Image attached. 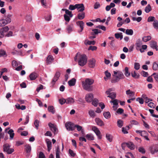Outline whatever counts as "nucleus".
<instances>
[{"label": "nucleus", "instance_id": "obj_1", "mask_svg": "<svg viewBox=\"0 0 158 158\" xmlns=\"http://www.w3.org/2000/svg\"><path fill=\"white\" fill-rule=\"evenodd\" d=\"M94 80L92 78H87L85 81H82V85L83 89L88 91L92 90L91 85L94 83Z\"/></svg>", "mask_w": 158, "mask_h": 158}, {"label": "nucleus", "instance_id": "obj_2", "mask_svg": "<svg viewBox=\"0 0 158 158\" xmlns=\"http://www.w3.org/2000/svg\"><path fill=\"white\" fill-rule=\"evenodd\" d=\"M113 74L112 75L113 77H116L115 79H112L111 81L112 83H115L121 79H123L124 78L125 76L123 73L119 71H114Z\"/></svg>", "mask_w": 158, "mask_h": 158}, {"label": "nucleus", "instance_id": "obj_3", "mask_svg": "<svg viewBox=\"0 0 158 158\" xmlns=\"http://www.w3.org/2000/svg\"><path fill=\"white\" fill-rule=\"evenodd\" d=\"M87 60V58L85 55H81L78 60V64L81 66H83L86 64Z\"/></svg>", "mask_w": 158, "mask_h": 158}, {"label": "nucleus", "instance_id": "obj_4", "mask_svg": "<svg viewBox=\"0 0 158 158\" xmlns=\"http://www.w3.org/2000/svg\"><path fill=\"white\" fill-rule=\"evenodd\" d=\"M10 145L8 143L5 144L3 145L4 151L7 152L8 154H10L14 151V149L12 148H10Z\"/></svg>", "mask_w": 158, "mask_h": 158}, {"label": "nucleus", "instance_id": "obj_5", "mask_svg": "<svg viewBox=\"0 0 158 158\" xmlns=\"http://www.w3.org/2000/svg\"><path fill=\"white\" fill-rule=\"evenodd\" d=\"M75 125V124L70 122H67L65 124V127L68 131H74Z\"/></svg>", "mask_w": 158, "mask_h": 158}, {"label": "nucleus", "instance_id": "obj_6", "mask_svg": "<svg viewBox=\"0 0 158 158\" xmlns=\"http://www.w3.org/2000/svg\"><path fill=\"white\" fill-rule=\"evenodd\" d=\"M113 90L112 89H109L106 92V94L108 95L107 97L111 99H114L116 97V94L114 92H111Z\"/></svg>", "mask_w": 158, "mask_h": 158}, {"label": "nucleus", "instance_id": "obj_7", "mask_svg": "<svg viewBox=\"0 0 158 158\" xmlns=\"http://www.w3.org/2000/svg\"><path fill=\"white\" fill-rule=\"evenodd\" d=\"M9 29L7 26H6L0 28V38H2L5 36V33L7 32Z\"/></svg>", "mask_w": 158, "mask_h": 158}, {"label": "nucleus", "instance_id": "obj_8", "mask_svg": "<svg viewBox=\"0 0 158 158\" xmlns=\"http://www.w3.org/2000/svg\"><path fill=\"white\" fill-rule=\"evenodd\" d=\"M60 76V73L59 72H57L55 74L54 77L52 79L51 85L52 86L55 85L56 82L58 80Z\"/></svg>", "mask_w": 158, "mask_h": 158}, {"label": "nucleus", "instance_id": "obj_9", "mask_svg": "<svg viewBox=\"0 0 158 158\" xmlns=\"http://www.w3.org/2000/svg\"><path fill=\"white\" fill-rule=\"evenodd\" d=\"M92 130L94 131L96 135L98 136L99 139H101L102 138V136L100 132L99 129L95 126H92Z\"/></svg>", "mask_w": 158, "mask_h": 158}, {"label": "nucleus", "instance_id": "obj_10", "mask_svg": "<svg viewBox=\"0 0 158 158\" xmlns=\"http://www.w3.org/2000/svg\"><path fill=\"white\" fill-rule=\"evenodd\" d=\"M150 150L152 154H154L158 152V144L153 145L150 147Z\"/></svg>", "mask_w": 158, "mask_h": 158}, {"label": "nucleus", "instance_id": "obj_11", "mask_svg": "<svg viewBox=\"0 0 158 158\" xmlns=\"http://www.w3.org/2000/svg\"><path fill=\"white\" fill-rule=\"evenodd\" d=\"M93 94L91 93H89L86 95L85 100L87 102H90L93 100Z\"/></svg>", "mask_w": 158, "mask_h": 158}, {"label": "nucleus", "instance_id": "obj_12", "mask_svg": "<svg viewBox=\"0 0 158 158\" xmlns=\"http://www.w3.org/2000/svg\"><path fill=\"white\" fill-rule=\"evenodd\" d=\"M75 6L76 8L78 9V12L83 11L85 10V7L83 4H76Z\"/></svg>", "mask_w": 158, "mask_h": 158}, {"label": "nucleus", "instance_id": "obj_13", "mask_svg": "<svg viewBox=\"0 0 158 158\" xmlns=\"http://www.w3.org/2000/svg\"><path fill=\"white\" fill-rule=\"evenodd\" d=\"M48 125L50 128V130L54 132V134H56L57 132V129L55 126L54 125L51 123H48Z\"/></svg>", "mask_w": 158, "mask_h": 158}, {"label": "nucleus", "instance_id": "obj_14", "mask_svg": "<svg viewBox=\"0 0 158 158\" xmlns=\"http://www.w3.org/2000/svg\"><path fill=\"white\" fill-rule=\"evenodd\" d=\"M150 46L151 48L153 49H155L156 51L158 50L157 43L154 41H152L150 42Z\"/></svg>", "mask_w": 158, "mask_h": 158}, {"label": "nucleus", "instance_id": "obj_15", "mask_svg": "<svg viewBox=\"0 0 158 158\" xmlns=\"http://www.w3.org/2000/svg\"><path fill=\"white\" fill-rule=\"evenodd\" d=\"M54 60L53 56L52 55H49L47 57L46 60L47 64H51Z\"/></svg>", "mask_w": 158, "mask_h": 158}, {"label": "nucleus", "instance_id": "obj_16", "mask_svg": "<svg viewBox=\"0 0 158 158\" xmlns=\"http://www.w3.org/2000/svg\"><path fill=\"white\" fill-rule=\"evenodd\" d=\"M95 121L97 124L100 126L104 125L103 122L99 118H96L95 119Z\"/></svg>", "mask_w": 158, "mask_h": 158}, {"label": "nucleus", "instance_id": "obj_17", "mask_svg": "<svg viewBox=\"0 0 158 158\" xmlns=\"http://www.w3.org/2000/svg\"><path fill=\"white\" fill-rule=\"evenodd\" d=\"M12 16V15H11L8 14L5 17V19H4L8 24L10 23L11 22Z\"/></svg>", "mask_w": 158, "mask_h": 158}, {"label": "nucleus", "instance_id": "obj_18", "mask_svg": "<svg viewBox=\"0 0 158 158\" xmlns=\"http://www.w3.org/2000/svg\"><path fill=\"white\" fill-rule=\"evenodd\" d=\"M74 102V99L72 98H68L66 99V103L67 104H73Z\"/></svg>", "mask_w": 158, "mask_h": 158}, {"label": "nucleus", "instance_id": "obj_19", "mask_svg": "<svg viewBox=\"0 0 158 158\" xmlns=\"http://www.w3.org/2000/svg\"><path fill=\"white\" fill-rule=\"evenodd\" d=\"M142 41L139 40H137L135 44L136 48L137 50H138L141 48L142 45Z\"/></svg>", "mask_w": 158, "mask_h": 158}, {"label": "nucleus", "instance_id": "obj_20", "mask_svg": "<svg viewBox=\"0 0 158 158\" xmlns=\"http://www.w3.org/2000/svg\"><path fill=\"white\" fill-rule=\"evenodd\" d=\"M105 77H104V79L105 81H106L110 78L111 75V74L108 72V70H107L105 72Z\"/></svg>", "mask_w": 158, "mask_h": 158}, {"label": "nucleus", "instance_id": "obj_21", "mask_svg": "<svg viewBox=\"0 0 158 158\" xmlns=\"http://www.w3.org/2000/svg\"><path fill=\"white\" fill-rule=\"evenodd\" d=\"M37 77V74L35 73H32L29 75V77L31 80H35Z\"/></svg>", "mask_w": 158, "mask_h": 158}, {"label": "nucleus", "instance_id": "obj_22", "mask_svg": "<svg viewBox=\"0 0 158 158\" xmlns=\"http://www.w3.org/2000/svg\"><path fill=\"white\" fill-rule=\"evenodd\" d=\"M76 82V79L74 78H73L69 81L68 83L70 86H72L75 85Z\"/></svg>", "mask_w": 158, "mask_h": 158}, {"label": "nucleus", "instance_id": "obj_23", "mask_svg": "<svg viewBox=\"0 0 158 158\" xmlns=\"http://www.w3.org/2000/svg\"><path fill=\"white\" fill-rule=\"evenodd\" d=\"M8 133L10 135V140L12 139H13L15 135L13 130H10L8 132Z\"/></svg>", "mask_w": 158, "mask_h": 158}, {"label": "nucleus", "instance_id": "obj_24", "mask_svg": "<svg viewBox=\"0 0 158 158\" xmlns=\"http://www.w3.org/2000/svg\"><path fill=\"white\" fill-rule=\"evenodd\" d=\"M73 26L72 24H71L67 26L66 28V30L68 33H70L73 31Z\"/></svg>", "mask_w": 158, "mask_h": 158}, {"label": "nucleus", "instance_id": "obj_25", "mask_svg": "<svg viewBox=\"0 0 158 158\" xmlns=\"http://www.w3.org/2000/svg\"><path fill=\"white\" fill-rule=\"evenodd\" d=\"M153 69L155 71L158 70V61H156L153 63L152 64Z\"/></svg>", "mask_w": 158, "mask_h": 158}, {"label": "nucleus", "instance_id": "obj_26", "mask_svg": "<svg viewBox=\"0 0 158 158\" xmlns=\"http://www.w3.org/2000/svg\"><path fill=\"white\" fill-rule=\"evenodd\" d=\"M126 144L127 147L131 150H133L135 148V145L132 143H126Z\"/></svg>", "mask_w": 158, "mask_h": 158}, {"label": "nucleus", "instance_id": "obj_27", "mask_svg": "<svg viewBox=\"0 0 158 158\" xmlns=\"http://www.w3.org/2000/svg\"><path fill=\"white\" fill-rule=\"evenodd\" d=\"M84 43L86 45H90L91 44L94 45L95 44V42L94 41H90L88 40H86L85 41Z\"/></svg>", "mask_w": 158, "mask_h": 158}, {"label": "nucleus", "instance_id": "obj_28", "mask_svg": "<svg viewBox=\"0 0 158 158\" xmlns=\"http://www.w3.org/2000/svg\"><path fill=\"white\" fill-rule=\"evenodd\" d=\"M7 24L4 19H2L0 20V27H3Z\"/></svg>", "mask_w": 158, "mask_h": 158}, {"label": "nucleus", "instance_id": "obj_29", "mask_svg": "<svg viewBox=\"0 0 158 158\" xmlns=\"http://www.w3.org/2000/svg\"><path fill=\"white\" fill-rule=\"evenodd\" d=\"M76 24L77 25L79 26L80 28H82V30H83L84 23L82 21H77L76 22Z\"/></svg>", "mask_w": 158, "mask_h": 158}, {"label": "nucleus", "instance_id": "obj_30", "mask_svg": "<svg viewBox=\"0 0 158 158\" xmlns=\"http://www.w3.org/2000/svg\"><path fill=\"white\" fill-rule=\"evenodd\" d=\"M62 11H65V12L66 14V15H69L70 17H72L73 16V15L72 13V12L69 11L68 10L66 9H62Z\"/></svg>", "mask_w": 158, "mask_h": 158}, {"label": "nucleus", "instance_id": "obj_31", "mask_svg": "<svg viewBox=\"0 0 158 158\" xmlns=\"http://www.w3.org/2000/svg\"><path fill=\"white\" fill-rule=\"evenodd\" d=\"M95 61L94 59H92L89 61V65L90 67L93 68L95 65Z\"/></svg>", "mask_w": 158, "mask_h": 158}, {"label": "nucleus", "instance_id": "obj_32", "mask_svg": "<svg viewBox=\"0 0 158 158\" xmlns=\"http://www.w3.org/2000/svg\"><path fill=\"white\" fill-rule=\"evenodd\" d=\"M25 147V149L27 153H30L31 151V146L29 144H26Z\"/></svg>", "mask_w": 158, "mask_h": 158}, {"label": "nucleus", "instance_id": "obj_33", "mask_svg": "<svg viewBox=\"0 0 158 158\" xmlns=\"http://www.w3.org/2000/svg\"><path fill=\"white\" fill-rule=\"evenodd\" d=\"M131 75L133 77L135 78H139V74L136 73L135 71H132L131 73Z\"/></svg>", "mask_w": 158, "mask_h": 158}, {"label": "nucleus", "instance_id": "obj_34", "mask_svg": "<svg viewBox=\"0 0 158 158\" xmlns=\"http://www.w3.org/2000/svg\"><path fill=\"white\" fill-rule=\"evenodd\" d=\"M48 111L54 114L55 112V110L53 106H50L48 107Z\"/></svg>", "mask_w": 158, "mask_h": 158}, {"label": "nucleus", "instance_id": "obj_35", "mask_svg": "<svg viewBox=\"0 0 158 158\" xmlns=\"http://www.w3.org/2000/svg\"><path fill=\"white\" fill-rule=\"evenodd\" d=\"M152 25L155 29L158 30V21L157 20L154 21V22L152 23Z\"/></svg>", "mask_w": 158, "mask_h": 158}, {"label": "nucleus", "instance_id": "obj_36", "mask_svg": "<svg viewBox=\"0 0 158 158\" xmlns=\"http://www.w3.org/2000/svg\"><path fill=\"white\" fill-rule=\"evenodd\" d=\"M78 19H83L85 17V14L84 12H82L81 13H79L77 16Z\"/></svg>", "mask_w": 158, "mask_h": 158}, {"label": "nucleus", "instance_id": "obj_37", "mask_svg": "<svg viewBox=\"0 0 158 158\" xmlns=\"http://www.w3.org/2000/svg\"><path fill=\"white\" fill-rule=\"evenodd\" d=\"M88 113L89 116L92 118H94L96 116L95 113L93 110H89Z\"/></svg>", "mask_w": 158, "mask_h": 158}, {"label": "nucleus", "instance_id": "obj_38", "mask_svg": "<svg viewBox=\"0 0 158 158\" xmlns=\"http://www.w3.org/2000/svg\"><path fill=\"white\" fill-rule=\"evenodd\" d=\"M123 72L126 76L128 77L130 75V74L128 72V67H125Z\"/></svg>", "mask_w": 158, "mask_h": 158}, {"label": "nucleus", "instance_id": "obj_39", "mask_svg": "<svg viewBox=\"0 0 158 158\" xmlns=\"http://www.w3.org/2000/svg\"><path fill=\"white\" fill-rule=\"evenodd\" d=\"M125 33L127 35H131L133 33V31L131 29H128L126 30Z\"/></svg>", "mask_w": 158, "mask_h": 158}, {"label": "nucleus", "instance_id": "obj_40", "mask_svg": "<svg viewBox=\"0 0 158 158\" xmlns=\"http://www.w3.org/2000/svg\"><path fill=\"white\" fill-rule=\"evenodd\" d=\"M115 38L117 39L120 38V39L121 40L123 38V36L122 33H115Z\"/></svg>", "mask_w": 158, "mask_h": 158}, {"label": "nucleus", "instance_id": "obj_41", "mask_svg": "<svg viewBox=\"0 0 158 158\" xmlns=\"http://www.w3.org/2000/svg\"><path fill=\"white\" fill-rule=\"evenodd\" d=\"M47 144L48 151H50L52 148V143L50 141H47Z\"/></svg>", "mask_w": 158, "mask_h": 158}, {"label": "nucleus", "instance_id": "obj_42", "mask_svg": "<svg viewBox=\"0 0 158 158\" xmlns=\"http://www.w3.org/2000/svg\"><path fill=\"white\" fill-rule=\"evenodd\" d=\"M103 115L105 118L106 119H108L110 118L111 116L110 112L108 111L104 113Z\"/></svg>", "mask_w": 158, "mask_h": 158}, {"label": "nucleus", "instance_id": "obj_43", "mask_svg": "<svg viewBox=\"0 0 158 158\" xmlns=\"http://www.w3.org/2000/svg\"><path fill=\"white\" fill-rule=\"evenodd\" d=\"M126 94H127L129 95L130 96H132L134 95V93L131 91L130 89H129L126 91Z\"/></svg>", "mask_w": 158, "mask_h": 158}, {"label": "nucleus", "instance_id": "obj_44", "mask_svg": "<svg viewBox=\"0 0 158 158\" xmlns=\"http://www.w3.org/2000/svg\"><path fill=\"white\" fill-rule=\"evenodd\" d=\"M86 137L89 140H94V138L93 135L91 134H87L86 135Z\"/></svg>", "mask_w": 158, "mask_h": 158}, {"label": "nucleus", "instance_id": "obj_45", "mask_svg": "<svg viewBox=\"0 0 158 158\" xmlns=\"http://www.w3.org/2000/svg\"><path fill=\"white\" fill-rule=\"evenodd\" d=\"M106 138L110 142H111L112 141V136L111 135L109 134H106Z\"/></svg>", "mask_w": 158, "mask_h": 158}, {"label": "nucleus", "instance_id": "obj_46", "mask_svg": "<svg viewBox=\"0 0 158 158\" xmlns=\"http://www.w3.org/2000/svg\"><path fill=\"white\" fill-rule=\"evenodd\" d=\"M151 39V37L150 36H144L143 38V40L145 42H147L150 40Z\"/></svg>", "mask_w": 158, "mask_h": 158}, {"label": "nucleus", "instance_id": "obj_47", "mask_svg": "<svg viewBox=\"0 0 158 158\" xmlns=\"http://www.w3.org/2000/svg\"><path fill=\"white\" fill-rule=\"evenodd\" d=\"M40 121L37 119L35 120L34 122V125H35L36 128L37 130L38 129L39 126Z\"/></svg>", "mask_w": 158, "mask_h": 158}, {"label": "nucleus", "instance_id": "obj_48", "mask_svg": "<svg viewBox=\"0 0 158 158\" xmlns=\"http://www.w3.org/2000/svg\"><path fill=\"white\" fill-rule=\"evenodd\" d=\"M125 156L127 158H130V157L132 158H134V156L132 153L130 152L127 153L125 155Z\"/></svg>", "mask_w": 158, "mask_h": 158}, {"label": "nucleus", "instance_id": "obj_49", "mask_svg": "<svg viewBox=\"0 0 158 158\" xmlns=\"http://www.w3.org/2000/svg\"><path fill=\"white\" fill-rule=\"evenodd\" d=\"M151 9V7L149 4L145 8V11L146 12L148 13L149 12Z\"/></svg>", "mask_w": 158, "mask_h": 158}, {"label": "nucleus", "instance_id": "obj_50", "mask_svg": "<svg viewBox=\"0 0 158 158\" xmlns=\"http://www.w3.org/2000/svg\"><path fill=\"white\" fill-rule=\"evenodd\" d=\"M98 100L96 99H94L92 101V104L95 106H97L98 103Z\"/></svg>", "mask_w": 158, "mask_h": 158}, {"label": "nucleus", "instance_id": "obj_51", "mask_svg": "<svg viewBox=\"0 0 158 158\" xmlns=\"http://www.w3.org/2000/svg\"><path fill=\"white\" fill-rule=\"evenodd\" d=\"M123 123L122 121L120 120H118L117 121V125L119 127H121L123 125Z\"/></svg>", "mask_w": 158, "mask_h": 158}, {"label": "nucleus", "instance_id": "obj_52", "mask_svg": "<svg viewBox=\"0 0 158 158\" xmlns=\"http://www.w3.org/2000/svg\"><path fill=\"white\" fill-rule=\"evenodd\" d=\"M140 67V65L139 63L135 62L134 63V68L136 70H138Z\"/></svg>", "mask_w": 158, "mask_h": 158}, {"label": "nucleus", "instance_id": "obj_53", "mask_svg": "<svg viewBox=\"0 0 158 158\" xmlns=\"http://www.w3.org/2000/svg\"><path fill=\"white\" fill-rule=\"evenodd\" d=\"M76 128H77V130L79 131H81L83 129L82 127L81 126L77 124H75L74 130Z\"/></svg>", "mask_w": 158, "mask_h": 158}, {"label": "nucleus", "instance_id": "obj_54", "mask_svg": "<svg viewBox=\"0 0 158 158\" xmlns=\"http://www.w3.org/2000/svg\"><path fill=\"white\" fill-rule=\"evenodd\" d=\"M155 19V18L153 16H149L148 17V22H152L153 21L154 22V21L155 20H156Z\"/></svg>", "mask_w": 158, "mask_h": 158}, {"label": "nucleus", "instance_id": "obj_55", "mask_svg": "<svg viewBox=\"0 0 158 158\" xmlns=\"http://www.w3.org/2000/svg\"><path fill=\"white\" fill-rule=\"evenodd\" d=\"M97 49V47L95 46H90L88 48V50H91L92 51L96 50Z\"/></svg>", "mask_w": 158, "mask_h": 158}, {"label": "nucleus", "instance_id": "obj_56", "mask_svg": "<svg viewBox=\"0 0 158 158\" xmlns=\"http://www.w3.org/2000/svg\"><path fill=\"white\" fill-rule=\"evenodd\" d=\"M6 54L5 51L2 49H0V57L5 55Z\"/></svg>", "mask_w": 158, "mask_h": 158}, {"label": "nucleus", "instance_id": "obj_57", "mask_svg": "<svg viewBox=\"0 0 158 158\" xmlns=\"http://www.w3.org/2000/svg\"><path fill=\"white\" fill-rule=\"evenodd\" d=\"M138 151L139 152H141L143 154L145 152L144 148L142 147H141L139 148H138Z\"/></svg>", "mask_w": 158, "mask_h": 158}, {"label": "nucleus", "instance_id": "obj_58", "mask_svg": "<svg viewBox=\"0 0 158 158\" xmlns=\"http://www.w3.org/2000/svg\"><path fill=\"white\" fill-rule=\"evenodd\" d=\"M18 65V64L17 61L15 60H14L12 62V66L14 68L16 67Z\"/></svg>", "mask_w": 158, "mask_h": 158}, {"label": "nucleus", "instance_id": "obj_59", "mask_svg": "<svg viewBox=\"0 0 158 158\" xmlns=\"http://www.w3.org/2000/svg\"><path fill=\"white\" fill-rule=\"evenodd\" d=\"M136 100L137 101L139 102V103L141 104H143V103L144 101L143 99L142 98H136Z\"/></svg>", "mask_w": 158, "mask_h": 158}, {"label": "nucleus", "instance_id": "obj_60", "mask_svg": "<svg viewBox=\"0 0 158 158\" xmlns=\"http://www.w3.org/2000/svg\"><path fill=\"white\" fill-rule=\"evenodd\" d=\"M59 102L60 104L61 105H63L64 103H66V99L64 98H61L59 100Z\"/></svg>", "mask_w": 158, "mask_h": 158}, {"label": "nucleus", "instance_id": "obj_61", "mask_svg": "<svg viewBox=\"0 0 158 158\" xmlns=\"http://www.w3.org/2000/svg\"><path fill=\"white\" fill-rule=\"evenodd\" d=\"M13 33L11 31H9L7 34H6L5 35V36L9 37L10 36H13Z\"/></svg>", "mask_w": 158, "mask_h": 158}, {"label": "nucleus", "instance_id": "obj_62", "mask_svg": "<svg viewBox=\"0 0 158 158\" xmlns=\"http://www.w3.org/2000/svg\"><path fill=\"white\" fill-rule=\"evenodd\" d=\"M60 151H59V148H58L57 150L56 151V158H60Z\"/></svg>", "mask_w": 158, "mask_h": 158}, {"label": "nucleus", "instance_id": "obj_63", "mask_svg": "<svg viewBox=\"0 0 158 158\" xmlns=\"http://www.w3.org/2000/svg\"><path fill=\"white\" fill-rule=\"evenodd\" d=\"M152 76H154V78L156 81L158 83V73H153Z\"/></svg>", "mask_w": 158, "mask_h": 158}, {"label": "nucleus", "instance_id": "obj_64", "mask_svg": "<svg viewBox=\"0 0 158 158\" xmlns=\"http://www.w3.org/2000/svg\"><path fill=\"white\" fill-rule=\"evenodd\" d=\"M64 20L68 22H69L70 20V19L68 15L65 14L64 15Z\"/></svg>", "mask_w": 158, "mask_h": 158}]
</instances>
